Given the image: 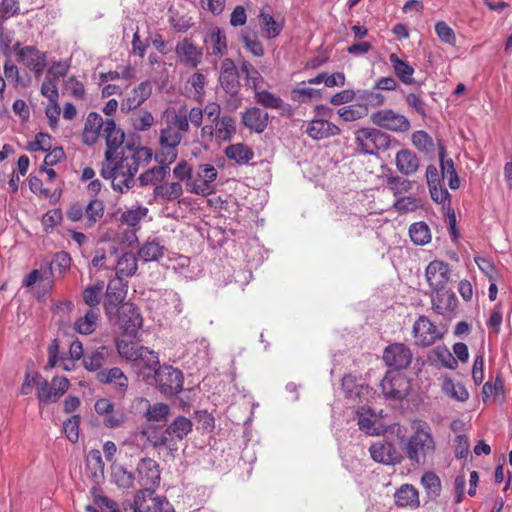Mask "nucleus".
Segmentation results:
<instances>
[{
  "mask_svg": "<svg viewBox=\"0 0 512 512\" xmlns=\"http://www.w3.org/2000/svg\"><path fill=\"white\" fill-rule=\"evenodd\" d=\"M137 481L141 490L155 491L159 486L161 472L159 464L152 458H142L136 467Z\"/></svg>",
  "mask_w": 512,
  "mask_h": 512,
  "instance_id": "nucleus-15",
  "label": "nucleus"
},
{
  "mask_svg": "<svg viewBox=\"0 0 512 512\" xmlns=\"http://www.w3.org/2000/svg\"><path fill=\"white\" fill-rule=\"evenodd\" d=\"M13 51L19 63H22L35 77H40L47 66V54L36 46H22L20 42L13 45Z\"/></svg>",
  "mask_w": 512,
  "mask_h": 512,
  "instance_id": "nucleus-8",
  "label": "nucleus"
},
{
  "mask_svg": "<svg viewBox=\"0 0 512 512\" xmlns=\"http://www.w3.org/2000/svg\"><path fill=\"white\" fill-rule=\"evenodd\" d=\"M153 158V150L136 144H126L108 163H102L100 174L111 180L114 191L127 193L135 185V175L140 167L147 166Z\"/></svg>",
  "mask_w": 512,
  "mask_h": 512,
  "instance_id": "nucleus-1",
  "label": "nucleus"
},
{
  "mask_svg": "<svg viewBox=\"0 0 512 512\" xmlns=\"http://www.w3.org/2000/svg\"><path fill=\"white\" fill-rule=\"evenodd\" d=\"M428 361L437 368L448 367V349L446 346H437L428 354Z\"/></svg>",
  "mask_w": 512,
  "mask_h": 512,
  "instance_id": "nucleus-61",
  "label": "nucleus"
},
{
  "mask_svg": "<svg viewBox=\"0 0 512 512\" xmlns=\"http://www.w3.org/2000/svg\"><path fill=\"white\" fill-rule=\"evenodd\" d=\"M152 89L153 85L151 81H142L122 100L120 105L121 111L130 112L140 107L151 96Z\"/></svg>",
  "mask_w": 512,
  "mask_h": 512,
  "instance_id": "nucleus-25",
  "label": "nucleus"
},
{
  "mask_svg": "<svg viewBox=\"0 0 512 512\" xmlns=\"http://www.w3.org/2000/svg\"><path fill=\"white\" fill-rule=\"evenodd\" d=\"M134 363L147 370H155L160 366L158 354L144 346L140 347L137 360Z\"/></svg>",
  "mask_w": 512,
  "mask_h": 512,
  "instance_id": "nucleus-51",
  "label": "nucleus"
},
{
  "mask_svg": "<svg viewBox=\"0 0 512 512\" xmlns=\"http://www.w3.org/2000/svg\"><path fill=\"white\" fill-rule=\"evenodd\" d=\"M71 266V257L65 251L57 252L50 263L49 273L58 271L59 274L65 273Z\"/></svg>",
  "mask_w": 512,
  "mask_h": 512,
  "instance_id": "nucleus-60",
  "label": "nucleus"
},
{
  "mask_svg": "<svg viewBox=\"0 0 512 512\" xmlns=\"http://www.w3.org/2000/svg\"><path fill=\"white\" fill-rule=\"evenodd\" d=\"M122 330V337L137 339L140 329L143 326V318L138 308L130 302L121 306L116 317Z\"/></svg>",
  "mask_w": 512,
  "mask_h": 512,
  "instance_id": "nucleus-11",
  "label": "nucleus"
},
{
  "mask_svg": "<svg viewBox=\"0 0 512 512\" xmlns=\"http://www.w3.org/2000/svg\"><path fill=\"white\" fill-rule=\"evenodd\" d=\"M412 334L417 346L428 347L434 344L437 339L442 338L444 332L426 316H420L413 325Z\"/></svg>",
  "mask_w": 512,
  "mask_h": 512,
  "instance_id": "nucleus-16",
  "label": "nucleus"
},
{
  "mask_svg": "<svg viewBox=\"0 0 512 512\" xmlns=\"http://www.w3.org/2000/svg\"><path fill=\"white\" fill-rule=\"evenodd\" d=\"M86 466L94 481L98 482L104 478L105 464L98 449H92L88 452Z\"/></svg>",
  "mask_w": 512,
  "mask_h": 512,
  "instance_id": "nucleus-40",
  "label": "nucleus"
},
{
  "mask_svg": "<svg viewBox=\"0 0 512 512\" xmlns=\"http://www.w3.org/2000/svg\"><path fill=\"white\" fill-rule=\"evenodd\" d=\"M111 478L119 488H130L133 486L135 476L128 471L124 466L119 464H112Z\"/></svg>",
  "mask_w": 512,
  "mask_h": 512,
  "instance_id": "nucleus-48",
  "label": "nucleus"
},
{
  "mask_svg": "<svg viewBox=\"0 0 512 512\" xmlns=\"http://www.w3.org/2000/svg\"><path fill=\"white\" fill-rule=\"evenodd\" d=\"M393 207L398 213H401V214L409 213V212H414L417 209L421 208L422 202L420 199H418L416 197H411V196L399 197L395 201Z\"/></svg>",
  "mask_w": 512,
  "mask_h": 512,
  "instance_id": "nucleus-59",
  "label": "nucleus"
},
{
  "mask_svg": "<svg viewBox=\"0 0 512 512\" xmlns=\"http://www.w3.org/2000/svg\"><path fill=\"white\" fill-rule=\"evenodd\" d=\"M116 277H129L137 271V258L131 252L124 253L116 264Z\"/></svg>",
  "mask_w": 512,
  "mask_h": 512,
  "instance_id": "nucleus-47",
  "label": "nucleus"
},
{
  "mask_svg": "<svg viewBox=\"0 0 512 512\" xmlns=\"http://www.w3.org/2000/svg\"><path fill=\"white\" fill-rule=\"evenodd\" d=\"M445 147L439 144V161L441 172L436 166L429 165L426 169V180L429 187L430 196L436 203H444L448 199V190L443 185L445 174Z\"/></svg>",
  "mask_w": 512,
  "mask_h": 512,
  "instance_id": "nucleus-10",
  "label": "nucleus"
},
{
  "mask_svg": "<svg viewBox=\"0 0 512 512\" xmlns=\"http://www.w3.org/2000/svg\"><path fill=\"white\" fill-rule=\"evenodd\" d=\"M259 18L266 38L274 39L280 35L284 27L283 21L277 22L272 15L263 11H261Z\"/></svg>",
  "mask_w": 512,
  "mask_h": 512,
  "instance_id": "nucleus-49",
  "label": "nucleus"
},
{
  "mask_svg": "<svg viewBox=\"0 0 512 512\" xmlns=\"http://www.w3.org/2000/svg\"><path fill=\"white\" fill-rule=\"evenodd\" d=\"M128 283L122 277L111 279L107 285L105 298L103 302L104 311L111 321L116 317L127 295Z\"/></svg>",
  "mask_w": 512,
  "mask_h": 512,
  "instance_id": "nucleus-9",
  "label": "nucleus"
},
{
  "mask_svg": "<svg viewBox=\"0 0 512 512\" xmlns=\"http://www.w3.org/2000/svg\"><path fill=\"white\" fill-rule=\"evenodd\" d=\"M173 133H164L159 135V148L155 154V160L158 165L144 171L138 177L141 186L161 184L170 171V165L178 157L179 140L172 135Z\"/></svg>",
  "mask_w": 512,
  "mask_h": 512,
  "instance_id": "nucleus-2",
  "label": "nucleus"
},
{
  "mask_svg": "<svg viewBox=\"0 0 512 512\" xmlns=\"http://www.w3.org/2000/svg\"><path fill=\"white\" fill-rule=\"evenodd\" d=\"M107 119L96 112H90L84 124L82 141L84 144L93 145L103 135Z\"/></svg>",
  "mask_w": 512,
  "mask_h": 512,
  "instance_id": "nucleus-28",
  "label": "nucleus"
},
{
  "mask_svg": "<svg viewBox=\"0 0 512 512\" xmlns=\"http://www.w3.org/2000/svg\"><path fill=\"white\" fill-rule=\"evenodd\" d=\"M386 365L396 370L408 367L412 361V352L402 343H394L386 347L383 353Z\"/></svg>",
  "mask_w": 512,
  "mask_h": 512,
  "instance_id": "nucleus-22",
  "label": "nucleus"
},
{
  "mask_svg": "<svg viewBox=\"0 0 512 512\" xmlns=\"http://www.w3.org/2000/svg\"><path fill=\"white\" fill-rule=\"evenodd\" d=\"M115 358V352L111 347L100 346L85 353L83 366L87 371L99 375L100 372H104L106 366L115 363Z\"/></svg>",
  "mask_w": 512,
  "mask_h": 512,
  "instance_id": "nucleus-19",
  "label": "nucleus"
},
{
  "mask_svg": "<svg viewBox=\"0 0 512 512\" xmlns=\"http://www.w3.org/2000/svg\"><path fill=\"white\" fill-rule=\"evenodd\" d=\"M3 73L5 80L13 87H27L30 80L27 82L20 76V70L14 62L8 58L3 63Z\"/></svg>",
  "mask_w": 512,
  "mask_h": 512,
  "instance_id": "nucleus-45",
  "label": "nucleus"
},
{
  "mask_svg": "<svg viewBox=\"0 0 512 512\" xmlns=\"http://www.w3.org/2000/svg\"><path fill=\"white\" fill-rule=\"evenodd\" d=\"M389 60L392 64L394 73L405 84L414 83V68L408 62L400 59L395 53L390 54Z\"/></svg>",
  "mask_w": 512,
  "mask_h": 512,
  "instance_id": "nucleus-41",
  "label": "nucleus"
},
{
  "mask_svg": "<svg viewBox=\"0 0 512 512\" xmlns=\"http://www.w3.org/2000/svg\"><path fill=\"white\" fill-rule=\"evenodd\" d=\"M254 99L259 105L265 108L280 109L283 105V100L279 96L268 90H260L259 88L254 90Z\"/></svg>",
  "mask_w": 512,
  "mask_h": 512,
  "instance_id": "nucleus-55",
  "label": "nucleus"
},
{
  "mask_svg": "<svg viewBox=\"0 0 512 512\" xmlns=\"http://www.w3.org/2000/svg\"><path fill=\"white\" fill-rule=\"evenodd\" d=\"M103 288H104V282L99 281L92 286H88L83 291V300L89 306V308L98 307V305L100 303Z\"/></svg>",
  "mask_w": 512,
  "mask_h": 512,
  "instance_id": "nucleus-57",
  "label": "nucleus"
},
{
  "mask_svg": "<svg viewBox=\"0 0 512 512\" xmlns=\"http://www.w3.org/2000/svg\"><path fill=\"white\" fill-rule=\"evenodd\" d=\"M241 121L246 128L261 134L268 126L269 115L258 107H251L242 113Z\"/></svg>",
  "mask_w": 512,
  "mask_h": 512,
  "instance_id": "nucleus-29",
  "label": "nucleus"
},
{
  "mask_svg": "<svg viewBox=\"0 0 512 512\" xmlns=\"http://www.w3.org/2000/svg\"><path fill=\"white\" fill-rule=\"evenodd\" d=\"M355 144L362 153L373 155L389 148L390 136L376 128H360L355 132Z\"/></svg>",
  "mask_w": 512,
  "mask_h": 512,
  "instance_id": "nucleus-6",
  "label": "nucleus"
},
{
  "mask_svg": "<svg viewBox=\"0 0 512 512\" xmlns=\"http://www.w3.org/2000/svg\"><path fill=\"white\" fill-rule=\"evenodd\" d=\"M382 392L386 398L392 400H402L411 389L409 379L399 371H391L386 373L381 381Z\"/></svg>",
  "mask_w": 512,
  "mask_h": 512,
  "instance_id": "nucleus-14",
  "label": "nucleus"
},
{
  "mask_svg": "<svg viewBox=\"0 0 512 512\" xmlns=\"http://www.w3.org/2000/svg\"><path fill=\"white\" fill-rule=\"evenodd\" d=\"M104 215L103 201L93 198L84 209L85 227L94 226Z\"/></svg>",
  "mask_w": 512,
  "mask_h": 512,
  "instance_id": "nucleus-44",
  "label": "nucleus"
},
{
  "mask_svg": "<svg viewBox=\"0 0 512 512\" xmlns=\"http://www.w3.org/2000/svg\"><path fill=\"white\" fill-rule=\"evenodd\" d=\"M96 379L102 384L115 385L120 392H125L128 388V378L118 367L105 369L104 372L96 375Z\"/></svg>",
  "mask_w": 512,
  "mask_h": 512,
  "instance_id": "nucleus-35",
  "label": "nucleus"
},
{
  "mask_svg": "<svg viewBox=\"0 0 512 512\" xmlns=\"http://www.w3.org/2000/svg\"><path fill=\"white\" fill-rule=\"evenodd\" d=\"M426 278L432 289L433 309L440 315L448 312V265L441 261H432L426 268Z\"/></svg>",
  "mask_w": 512,
  "mask_h": 512,
  "instance_id": "nucleus-4",
  "label": "nucleus"
},
{
  "mask_svg": "<svg viewBox=\"0 0 512 512\" xmlns=\"http://www.w3.org/2000/svg\"><path fill=\"white\" fill-rule=\"evenodd\" d=\"M124 338L125 337H122L116 340L115 344L117 352L122 358L134 363V361L137 360V356L141 346H138L136 343H134V339L127 341Z\"/></svg>",
  "mask_w": 512,
  "mask_h": 512,
  "instance_id": "nucleus-54",
  "label": "nucleus"
},
{
  "mask_svg": "<svg viewBox=\"0 0 512 512\" xmlns=\"http://www.w3.org/2000/svg\"><path fill=\"white\" fill-rule=\"evenodd\" d=\"M341 387L346 397L354 400L361 399L369 393V386L352 374H347L342 378Z\"/></svg>",
  "mask_w": 512,
  "mask_h": 512,
  "instance_id": "nucleus-34",
  "label": "nucleus"
},
{
  "mask_svg": "<svg viewBox=\"0 0 512 512\" xmlns=\"http://www.w3.org/2000/svg\"><path fill=\"white\" fill-rule=\"evenodd\" d=\"M149 210L144 206H137L136 208L124 211L120 216V223L131 228L126 233V240L129 244L136 241V232L140 229L141 221L147 216Z\"/></svg>",
  "mask_w": 512,
  "mask_h": 512,
  "instance_id": "nucleus-27",
  "label": "nucleus"
},
{
  "mask_svg": "<svg viewBox=\"0 0 512 512\" xmlns=\"http://www.w3.org/2000/svg\"><path fill=\"white\" fill-rule=\"evenodd\" d=\"M240 72L231 58H225L221 62L219 83L221 88L230 96L239 93L241 84L239 81Z\"/></svg>",
  "mask_w": 512,
  "mask_h": 512,
  "instance_id": "nucleus-21",
  "label": "nucleus"
},
{
  "mask_svg": "<svg viewBox=\"0 0 512 512\" xmlns=\"http://www.w3.org/2000/svg\"><path fill=\"white\" fill-rule=\"evenodd\" d=\"M394 501L398 507L416 509L420 505L419 492L413 485L403 484L396 490Z\"/></svg>",
  "mask_w": 512,
  "mask_h": 512,
  "instance_id": "nucleus-31",
  "label": "nucleus"
},
{
  "mask_svg": "<svg viewBox=\"0 0 512 512\" xmlns=\"http://www.w3.org/2000/svg\"><path fill=\"white\" fill-rule=\"evenodd\" d=\"M183 195V187L180 182H162L153 189V197L156 201L172 202Z\"/></svg>",
  "mask_w": 512,
  "mask_h": 512,
  "instance_id": "nucleus-33",
  "label": "nucleus"
},
{
  "mask_svg": "<svg viewBox=\"0 0 512 512\" xmlns=\"http://www.w3.org/2000/svg\"><path fill=\"white\" fill-rule=\"evenodd\" d=\"M63 88L76 100H84L86 90L84 84L75 76H70L63 82Z\"/></svg>",
  "mask_w": 512,
  "mask_h": 512,
  "instance_id": "nucleus-58",
  "label": "nucleus"
},
{
  "mask_svg": "<svg viewBox=\"0 0 512 512\" xmlns=\"http://www.w3.org/2000/svg\"><path fill=\"white\" fill-rule=\"evenodd\" d=\"M70 382L65 377H53L51 382L42 378L38 386L37 398L40 403L48 404L57 402L69 389Z\"/></svg>",
  "mask_w": 512,
  "mask_h": 512,
  "instance_id": "nucleus-17",
  "label": "nucleus"
},
{
  "mask_svg": "<svg viewBox=\"0 0 512 512\" xmlns=\"http://www.w3.org/2000/svg\"><path fill=\"white\" fill-rule=\"evenodd\" d=\"M409 235L412 242L423 246L430 242L431 234L428 225L425 222L413 223L409 228Z\"/></svg>",
  "mask_w": 512,
  "mask_h": 512,
  "instance_id": "nucleus-52",
  "label": "nucleus"
},
{
  "mask_svg": "<svg viewBox=\"0 0 512 512\" xmlns=\"http://www.w3.org/2000/svg\"><path fill=\"white\" fill-rule=\"evenodd\" d=\"M193 424L190 419L178 416L167 428L166 434L182 440L192 431Z\"/></svg>",
  "mask_w": 512,
  "mask_h": 512,
  "instance_id": "nucleus-46",
  "label": "nucleus"
},
{
  "mask_svg": "<svg viewBox=\"0 0 512 512\" xmlns=\"http://www.w3.org/2000/svg\"><path fill=\"white\" fill-rule=\"evenodd\" d=\"M177 61L186 68L195 69L202 62L203 51L190 38H184L175 46Z\"/></svg>",
  "mask_w": 512,
  "mask_h": 512,
  "instance_id": "nucleus-20",
  "label": "nucleus"
},
{
  "mask_svg": "<svg viewBox=\"0 0 512 512\" xmlns=\"http://www.w3.org/2000/svg\"><path fill=\"white\" fill-rule=\"evenodd\" d=\"M218 172L211 164H200L193 173L191 183H186L190 191L195 194L208 195L213 191V182L216 180Z\"/></svg>",
  "mask_w": 512,
  "mask_h": 512,
  "instance_id": "nucleus-18",
  "label": "nucleus"
},
{
  "mask_svg": "<svg viewBox=\"0 0 512 512\" xmlns=\"http://www.w3.org/2000/svg\"><path fill=\"white\" fill-rule=\"evenodd\" d=\"M97 487L91 489L94 505H86L87 512H122L116 502L107 496L101 495Z\"/></svg>",
  "mask_w": 512,
  "mask_h": 512,
  "instance_id": "nucleus-37",
  "label": "nucleus"
},
{
  "mask_svg": "<svg viewBox=\"0 0 512 512\" xmlns=\"http://www.w3.org/2000/svg\"><path fill=\"white\" fill-rule=\"evenodd\" d=\"M412 143L418 149L428 155L434 154V144L432 138L423 130L416 131L412 134Z\"/></svg>",
  "mask_w": 512,
  "mask_h": 512,
  "instance_id": "nucleus-56",
  "label": "nucleus"
},
{
  "mask_svg": "<svg viewBox=\"0 0 512 512\" xmlns=\"http://www.w3.org/2000/svg\"><path fill=\"white\" fill-rule=\"evenodd\" d=\"M131 121L135 130L146 131L153 126L155 119L151 112L140 111L132 117Z\"/></svg>",
  "mask_w": 512,
  "mask_h": 512,
  "instance_id": "nucleus-62",
  "label": "nucleus"
},
{
  "mask_svg": "<svg viewBox=\"0 0 512 512\" xmlns=\"http://www.w3.org/2000/svg\"><path fill=\"white\" fill-rule=\"evenodd\" d=\"M102 137L106 141L105 159L103 163H108L117 154V150L124 142V132L116 126L113 119H107Z\"/></svg>",
  "mask_w": 512,
  "mask_h": 512,
  "instance_id": "nucleus-24",
  "label": "nucleus"
},
{
  "mask_svg": "<svg viewBox=\"0 0 512 512\" xmlns=\"http://www.w3.org/2000/svg\"><path fill=\"white\" fill-rule=\"evenodd\" d=\"M225 155L238 164L248 163L254 156L252 149L243 143L228 146Z\"/></svg>",
  "mask_w": 512,
  "mask_h": 512,
  "instance_id": "nucleus-43",
  "label": "nucleus"
},
{
  "mask_svg": "<svg viewBox=\"0 0 512 512\" xmlns=\"http://www.w3.org/2000/svg\"><path fill=\"white\" fill-rule=\"evenodd\" d=\"M240 75L243 77L244 85L253 91L260 88L264 82L259 70L245 59L240 61Z\"/></svg>",
  "mask_w": 512,
  "mask_h": 512,
  "instance_id": "nucleus-36",
  "label": "nucleus"
},
{
  "mask_svg": "<svg viewBox=\"0 0 512 512\" xmlns=\"http://www.w3.org/2000/svg\"><path fill=\"white\" fill-rule=\"evenodd\" d=\"M165 252V247L157 239L145 242L138 251V255L145 262L159 260Z\"/></svg>",
  "mask_w": 512,
  "mask_h": 512,
  "instance_id": "nucleus-42",
  "label": "nucleus"
},
{
  "mask_svg": "<svg viewBox=\"0 0 512 512\" xmlns=\"http://www.w3.org/2000/svg\"><path fill=\"white\" fill-rule=\"evenodd\" d=\"M372 459L386 465L399 464L402 460L401 453L392 443L385 440L376 441L369 448Z\"/></svg>",
  "mask_w": 512,
  "mask_h": 512,
  "instance_id": "nucleus-23",
  "label": "nucleus"
},
{
  "mask_svg": "<svg viewBox=\"0 0 512 512\" xmlns=\"http://www.w3.org/2000/svg\"><path fill=\"white\" fill-rule=\"evenodd\" d=\"M413 430L414 433L406 442L404 451L412 464L421 465L425 463L428 456L433 454L435 443L426 422L414 421Z\"/></svg>",
  "mask_w": 512,
  "mask_h": 512,
  "instance_id": "nucleus-5",
  "label": "nucleus"
},
{
  "mask_svg": "<svg viewBox=\"0 0 512 512\" xmlns=\"http://www.w3.org/2000/svg\"><path fill=\"white\" fill-rule=\"evenodd\" d=\"M421 484L430 500H434L440 495L441 481L435 473L425 472L421 477Z\"/></svg>",
  "mask_w": 512,
  "mask_h": 512,
  "instance_id": "nucleus-53",
  "label": "nucleus"
},
{
  "mask_svg": "<svg viewBox=\"0 0 512 512\" xmlns=\"http://www.w3.org/2000/svg\"><path fill=\"white\" fill-rule=\"evenodd\" d=\"M397 169L405 175L415 173L419 168V159L412 151L400 150L395 157Z\"/></svg>",
  "mask_w": 512,
  "mask_h": 512,
  "instance_id": "nucleus-38",
  "label": "nucleus"
},
{
  "mask_svg": "<svg viewBox=\"0 0 512 512\" xmlns=\"http://www.w3.org/2000/svg\"><path fill=\"white\" fill-rule=\"evenodd\" d=\"M216 138L222 141H230L236 133V120L229 115H223L220 119L213 122Z\"/></svg>",
  "mask_w": 512,
  "mask_h": 512,
  "instance_id": "nucleus-39",
  "label": "nucleus"
},
{
  "mask_svg": "<svg viewBox=\"0 0 512 512\" xmlns=\"http://www.w3.org/2000/svg\"><path fill=\"white\" fill-rule=\"evenodd\" d=\"M154 381L158 390L170 397L182 391L184 377L181 370L170 365H162L155 369Z\"/></svg>",
  "mask_w": 512,
  "mask_h": 512,
  "instance_id": "nucleus-7",
  "label": "nucleus"
},
{
  "mask_svg": "<svg viewBox=\"0 0 512 512\" xmlns=\"http://www.w3.org/2000/svg\"><path fill=\"white\" fill-rule=\"evenodd\" d=\"M206 53L221 58L228 53V44L225 31L220 27H213L205 36Z\"/></svg>",
  "mask_w": 512,
  "mask_h": 512,
  "instance_id": "nucleus-26",
  "label": "nucleus"
},
{
  "mask_svg": "<svg viewBox=\"0 0 512 512\" xmlns=\"http://www.w3.org/2000/svg\"><path fill=\"white\" fill-rule=\"evenodd\" d=\"M374 125L396 133L407 132L411 125L406 116L392 109H382L371 114Z\"/></svg>",
  "mask_w": 512,
  "mask_h": 512,
  "instance_id": "nucleus-12",
  "label": "nucleus"
},
{
  "mask_svg": "<svg viewBox=\"0 0 512 512\" xmlns=\"http://www.w3.org/2000/svg\"><path fill=\"white\" fill-rule=\"evenodd\" d=\"M62 218V211L58 208L51 209L46 212L41 219L45 233L52 232V230L61 223Z\"/></svg>",
  "mask_w": 512,
  "mask_h": 512,
  "instance_id": "nucleus-63",
  "label": "nucleus"
},
{
  "mask_svg": "<svg viewBox=\"0 0 512 512\" xmlns=\"http://www.w3.org/2000/svg\"><path fill=\"white\" fill-rule=\"evenodd\" d=\"M27 148L31 152H47L52 148V137L47 133L39 132L35 135L34 141L28 144Z\"/></svg>",
  "mask_w": 512,
  "mask_h": 512,
  "instance_id": "nucleus-64",
  "label": "nucleus"
},
{
  "mask_svg": "<svg viewBox=\"0 0 512 512\" xmlns=\"http://www.w3.org/2000/svg\"><path fill=\"white\" fill-rule=\"evenodd\" d=\"M155 491L139 490L131 507V512H175L169 502L154 496Z\"/></svg>",
  "mask_w": 512,
  "mask_h": 512,
  "instance_id": "nucleus-13",
  "label": "nucleus"
},
{
  "mask_svg": "<svg viewBox=\"0 0 512 512\" xmlns=\"http://www.w3.org/2000/svg\"><path fill=\"white\" fill-rule=\"evenodd\" d=\"M306 133L313 140H322L339 135L341 130L337 125L327 120L314 119L307 124Z\"/></svg>",
  "mask_w": 512,
  "mask_h": 512,
  "instance_id": "nucleus-30",
  "label": "nucleus"
},
{
  "mask_svg": "<svg viewBox=\"0 0 512 512\" xmlns=\"http://www.w3.org/2000/svg\"><path fill=\"white\" fill-rule=\"evenodd\" d=\"M368 106L366 104H351L338 110V114L346 122H352L364 118L368 115Z\"/></svg>",
  "mask_w": 512,
  "mask_h": 512,
  "instance_id": "nucleus-50",
  "label": "nucleus"
},
{
  "mask_svg": "<svg viewBox=\"0 0 512 512\" xmlns=\"http://www.w3.org/2000/svg\"><path fill=\"white\" fill-rule=\"evenodd\" d=\"M101 314L99 307L88 308L74 323V329L84 335L92 334L98 327Z\"/></svg>",
  "mask_w": 512,
  "mask_h": 512,
  "instance_id": "nucleus-32",
  "label": "nucleus"
},
{
  "mask_svg": "<svg viewBox=\"0 0 512 512\" xmlns=\"http://www.w3.org/2000/svg\"><path fill=\"white\" fill-rule=\"evenodd\" d=\"M204 112L201 107L195 106L188 109L186 104L178 107H168L163 112L164 126L160 129L159 135L164 133H174L179 140V145L183 140V135L190 130V124L196 128L202 126Z\"/></svg>",
  "mask_w": 512,
  "mask_h": 512,
  "instance_id": "nucleus-3",
  "label": "nucleus"
}]
</instances>
